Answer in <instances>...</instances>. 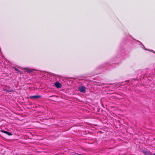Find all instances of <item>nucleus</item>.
I'll return each mask as SVG.
<instances>
[{"mask_svg":"<svg viewBox=\"0 0 155 155\" xmlns=\"http://www.w3.org/2000/svg\"><path fill=\"white\" fill-rule=\"evenodd\" d=\"M26 71L29 73H31V72H33V70L32 69H27L26 70Z\"/></svg>","mask_w":155,"mask_h":155,"instance_id":"obj_4","label":"nucleus"},{"mask_svg":"<svg viewBox=\"0 0 155 155\" xmlns=\"http://www.w3.org/2000/svg\"><path fill=\"white\" fill-rule=\"evenodd\" d=\"M1 131L3 133H5V134H6L7 133V132H8V131H6L3 130H1Z\"/></svg>","mask_w":155,"mask_h":155,"instance_id":"obj_6","label":"nucleus"},{"mask_svg":"<svg viewBox=\"0 0 155 155\" xmlns=\"http://www.w3.org/2000/svg\"><path fill=\"white\" fill-rule=\"evenodd\" d=\"M7 134H8V135H9V136H11V135H12V133L8 132H7Z\"/></svg>","mask_w":155,"mask_h":155,"instance_id":"obj_7","label":"nucleus"},{"mask_svg":"<svg viewBox=\"0 0 155 155\" xmlns=\"http://www.w3.org/2000/svg\"><path fill=\"white\" fill-rule=\"evenodd\" d=\"M41 97V96L39 95H34V96H31L30 97V98L31 99L33 98H40Z\"/></svg>","mask_w":155,"mask_h":155,"instance_id":"obj_3","label":"nucleus"},{"mask_svg":"<svg viewBox=\"0 0 155 155\" xmlns=\"http://www.w3.org/2000/svg\"><path fill=\"white\" fill-rule=\"evenodd\" d=\"M3 90L4 91H7L8 92H11L13 91V90H7L5 89H4Z\"/></svg>","mask_w":155,"mask_h":155,"instance_id":"obj_5","label":"nucleus"},{"mask_svg":"<svg viewBox=\"0 0 155 155\" xmlns=\"http://www.w3.org/2000/svg\"><path fill=\"white\" fill-rule=\"evenodd\" d=\"M15 70L16 71H18V72H21V71H20L19 70H18L17 69V68H15Z\"/></svg>","mask_w":155,"mask_h":155,"instance_id":"obj_8","label":"nucleus"},{"mask_svg":"<svg viewBox=\"0 0 155 155\" xmlns=\"http://www.w3.org/2000/svg\"><path fill=\"white\" fill-rule=\"evenodd\" d=\"M153 155H155V153L153 154Z\"/></svg>","mask_w":155,"mask_h":155,"instance_id":"obj_9","label":"nucleus"},{"mask_svg":"<svg viewBox=\"0 0 155 155\" xmlns=\"http://www.w3.org/2000/svg\"><path fill=\"white\" fill-rule=\"evenodd\" d=\"M78 89L80 92L84 93L85 91L86 88L84 86H80L78 88Z\"/></svg>","mask_w":155,"mask_h":155,"instance_id":"obj_1","label":"nucleus"},{"mask_svg":"<svg viewBox=\"0 0 155 155\" xmlns=\"http://www.w3.org/2000/svg\"><path fill=\"white\" fill-rule=\"evenodd\" d=\"M55 85L56 87L58 88H60L61 87V84L59 82H56L55 83Z\"/></svg>","mask_w":155,"mask_h":155,"instance_id":"obj_2","label":"nucleus"}]
</instances>
